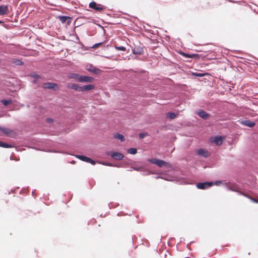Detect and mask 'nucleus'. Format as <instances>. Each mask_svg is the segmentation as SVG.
<instances>
[{
	"label": "nucleus",
	"mask_w": 258,
	"mask_h": 258,
	"mask_svg": "<svg viewBox=\"0 0 258 258\" xmlns=\"http://www.w3.org/2000/svg\"><path fill=\"white\" fill-rule=\"evenodd\" d=\"M178 115V113L177 112H174L172 111L168 112L166 113V117L170 119H174L176 118Z\"/></svg>",
	"instance_id": "obj_22"
},
{
	"label": "nucleus",
	"mask_w": 258,
	"mask_h": 258,
	"mask_svg": "<svg viewBox=\"0 0 258 258\" xmlns=\"http://www.w3.org/2000/svg\"><path fill=\"white\" fill-rule=\"evenodd\" d=\"M57 18L61 22L62 24H64L67 20L70 18V16L60 15L57 17Z\"/></svg>",
	"instance_id": "obj_27"
},
{
	"label": "nucleus",
	"mask_w": 258,
	"mask_h": 258,
	"mask_svg": "<svg viewBox=\"0 0 258 258\" xmlns=\"http://www.w3.org/2000/svg\"><path fill=\"white\" fill-rule=\"evenodd\" d=\"M66 86L67 88L73 89L76 91L81 92V86L78 84L68 83Z\"/></svg>",
	"instance_id": "obj_16"
},
{
	"label": "nucleus",
	"mask_w": 258,
	"mask_h": 258,
	"mask_svg": "<svg viewBox=\"0 0 258 258\" xmlns=\"http://www.w3.org/2000/svg\"><path fill=\"white\" fill-rule=\"evenodd\" d=\"M1 102L4 106H7L12 104L13 101L11 99H3L1 100Z\"/></svg>",
	"instance_id": "obj_26"
},
{
	"label": "nucleus",
	"mask_w": 258,
	"mask_h": 258,
	"mask_svg": "<svg viewBox=\"0 0 258 258\" xmlns=\"http://www.w3.org/2000/svg\"><path fill=\"white\" fill-rule=\"evenodd\" d=\"M197 115L204 120H207L210 117V114L203 109H199L197 112Z\"/></svg>",
	"instance_id": "obj_14"
},
{
	"label": "nucleus",
	"mask_w": 258,
	"mask_h": 258,
	"mask_svg": "<svg viewBox=\"0 0 258 258\" xmlns=\"http://www.w3.org/2000/svg\"><path fill=\"white\" fill-rule=\"evenodd\" d=\"M97 163H98L99 164H101L103 165L106 166L111 167V166L112 165V163L108 162V161H97Z\"/></svg>",
	"instance_id": "obj_32"
},
{
	"label": "nucleus",
	"mask_w": 258,
	"mask_h": 258,
	"mask_svg": "<svg viewBox=\"0 0 258 258\" xmlns=\"http://www.w3.org/2000/svg\"><path fill=\"white\" fill-rule=\"evenodd\" d=\"M29 76L35 79H38L40 78V76L39 75L37 74L36 72H33L31 73L29 75Z\"/></svg>",
	"instance_id": "obj_34"
},
{
	"label": "nucleus",
	"mask_w": 258,
	"mask_h": 258,
	"mask_svg": "<svg viewBox=\"0 0 258 258\" xmlns=\"http://www.w3.org/2000/svg\"><path fill=\"white\" fill-rule=\"evenodd\" d=\"M161 176H162V178H161V179H164V180H166L167 181L170 180V179L166 177L165 175H161Z\"/></svg>",
	"instance_id": "obj_45"
},
{
	"label": "nucleus",
	"mask_w": 258,
	"mask_h": 258,
	"mask_svg": "<svg viewBox=\"0 0 258 258\" xmlns=\"http://www.w3.org/2000/svg\"><path fill=\"white\" fill-rule=\"evenodd\" d=\"M42 87L44 89H49L54 91H58L60 88L58 84L52 82L44 83L42 85Z\"/></svg>",
	"instance_id": "obj_4"
},
{
	"label": "nucleus",
	"mask_w": 258,
	"mask_h": 258,
	"mask_svg": "<svg viewBox=\"0 0 258 258\" xmlns=\"http://www.w3.org/2000/svg\"><path fill=\"white\" fill-rule=\"evenodd\" d=\"M127 153L132 155H135L137 153V149L136 148H130L127 150Z\"/></svg>",
	"instance_id": "obj_29"
},
{
	"label": "nucleus",
	"mask_w": 258,
	"mask_h": 258,
	"mask_svg": "<svg viewBox=\"0 0 258 258\" xmlns=\"http://www.w3.org/2000/svg\"><path fill=\"white\" fill-rule=\"evenodd\" d=\"M70 163L72 164H74L76 163V161L75 160H72L70 162Z\"/></svg>",
	"instance_id": "obj_49"
},
{
	"label": "nucleus",
	"mask_w": 258,
	"mask_h": 258,
	"mask_svg": "<svg viewBox=\"0 0 258 258\" xmlns=\"http://www.w3.org/2000/svg\"><path fill=\"white\" fill-rule=\"evenodd\" d=\"M184 240H185L184 238L181 237L180 239V242L177 244H178L180 242H183V241H184Z\"/></svg>",
	"instance_id": "obj_47"
},
{
	"label": "nucleus",
	"mask_w": 258,
	"mask_h": 258,
	"mask_svg": "<svg viewBox=\"0 0 258 258\" xmlns=\"http://www.w3.org/2000/svg\"><path fill=\"white\" fill-rule=\"evenodd\" d=\"M109 46H110V44H108V45H106V46H105V45H104V46H103V47H109Z\"/></svg>",
	"instance_id": "obj_52"
},
{
	"label": "nucleus",
	"mask_w": 258,
	"mask_h": 258,
	"mask_svg": "<svg viewBox=\"0 0 258 258\" xmlns=\"http://www.w3.org/2000/svg\"><path fill=\"white\" fill-rule=\"evenodd\" d=\"M197 153L198 155L203 156L204 158H208L211 155L209 151L203 148H200L198 149Z\"/></svg>",
	"instance_id": "obj_15"
},
{
	"label": "nucleus",
	"mask_w": 258,
	"mask_h": 258,
	"mask_svg": "<svg viewBox=\"0 0 258 258\" xmlns=\"http://www.w3.org/2000/svg\"><path fill=\"white\" fill-rule=\"evenodd\" d=\"M224 185L228 190L237 192L238 193L239 195H240V192H241V191L238 190L237 187H236L235 185H230L228 184L227 182H225L224 183Z\"/></svg>",
	"instance_id": "obj_19"
},
{
	"label": "nucleus",
	"mask_w": 258,
	"mask_h": 258,
	"mask_svg": "<svg viewBox=\"0 0 258 258\" xmlns=\"http://www.w3.org/2000/svg\"><path fill=\"white\" fill-rule=\"evenodd\" d=\"M118 206V204H117L115 206V207Z\"/></svg>",
	"instance_id": "obj_59"
},
{
	"label": "nucleus",
	"mask_w": 258,
	"mask_h": 258,
	"mask_svg": "<svg viewBox=\"0 0 258 258\" xmlns=\"http://www.w3.org/2000/svg\"><path fill=\"white\" fill-rule=\"evenodd\" d=\"M148 162L152 164L156 165L159 167H171V165L169 162H167L164 160L158 158H149L147 159Z\"/></svg>",
	"instance_id": "obj_2"
},
{
	"label": "nucleus",
	"mask_w": 258,
	"mask_h": 258,
	"mask_svg": "<svg viewBox=\"0 0 258 258\" xmlns=\"http://www.w3.org/2000/svg\"><path fill=\"white\" fill-rule=\"evenodd\" d=\"M27 107H29V105H27Z\"/></svg>",
	"instance_id": "obj_60"
},
{
	"label": "nucleus",
	"mask_w": 258,
	"mask_h": 258,
	"mask_svg": "<svg viewBox=\"0 0 258 258\" xmlns=\"http://www.w3.org/2000/svg\"><path fill=\"white\" fill-rule=\"evenodd\" d=\"M97 25L102 29V30L103 31V33L104 34H105L106 33V31L104 28L100 24H98Z\"/></svg>",
	"instance_id": "obj_44"
},
{
	"label": "nucleus",
	"mask_w": 258,
	"mask_h": 258,
	"mask_svg": "<svg viewBox=\"0 0 258 258\" xmlns=\"http://www.w3.org/2000/svg\"><path fill=\"white\" fill-rule=\"evenodd\" d=\"M114 137L116 139L119 140L121 142H124L125 140L124 136L122 134H120L119 133L115 134L114 135Z\"/></svg>",
	"instance_id": "obj_25"
},
{
	"label": "nucleus",
	"mask_w": 258,
	"mask_h": 258,
	"mask_svg": "<svg viewBox=\"0 0 258 258\" xmlns=\"http://www.w3.org/2000/svg\"><path fill=\"white\" fill-rule=\"evenodd\" d=\"M100 216H101V217H104V216H105V215L103 216V215H102V214H101V215H100Z\"/></svg>",
	"instance_id": "obj_58"
},
{
	"label": "nucleus",
	"mask_w": 258,
	"mask_h": 258,
	"mask_svg": "<svg viewBox=\"0 0 258 258\" xmlns=\"http://www.w3.org/2000/svg\"><path fill=\"white\" fill-rule=\"evenodd\" d=\"M145 165L148 170H145L144 169L143 171H144L145 172L142 174L143 176H146V175H150L151 174L156 173L155 172V170H154L153 169V168H155V166L153 167V166L151 164H146Z\"/></svg>",
	"instance_id": "obj_13"
},
{
	"label": "nucleus",
	"mask_w": 258,
	"mask_h": 258,
	"mask_svg": "<svg viewBox=\"0 0 258 258\" xmlns=\"http://www.w3.org/2000/svg\"><path fill=\"white\" fill-rule=\"evenodd\" d=\"M68 77L70 79H76L80 83H91L94 81V78L91 76L82 75L78 73H70L69 74Z\"/></svg>",
	"instance_id": "obj_1"
},
{
	"label": "nucleus",
	"mask_w": 258,
	"mask_h": 258,
	"mask_svg": "<svg viewBox=\"0 0 258 258\" xmlns=\"http://www.w3.org/2000/svg\"><path fill=\"white\" fill-rule=\"evenodd\" d=\"M132 57H133V58H137V56L134 57L133 56H132Z\"/></svg>",
	"instance_id": "obj_57"
},
{
	"label": "nucleus",
	"mask_w": 258,
	"mask_h": 258,
	"mask_svg": "<svg viewBox=\"0 0 258 258\" xmlns=\"http://www.w3.org/2000/svg\"><path fill=\"white\" fill-rule=\"evenodd\" d=\"M192 242H189V243H187V245H186V247H187V248H188V247H189V246H190V245L191 243H192Z\"/></svg>",
	"instance_id": "obj_51"
},
{
	"label": "nucleus",
	"mask_w": 258,
	"mask_h": 258,
	"mask_svg": "<svg viewBox=\"0 0 258 258\" xmlns=\"http://www.w3.org/2000/svg\"><path fill=\"white\" fill-rule=\"evenodd\" d=\"M95 88V86L92 84H89L87 85H84L81 86V92H88L89 91L92 90L94 89Z\"/></svg>",
	"instance_id": "obj_18"
},
{
	"label": "nucleus",
	"mask_w": 258,
	"mask_h": 258,
	"mask_svg": "<svg viewBox=\"0 0 258 258\" xmlns=\"http://www.w3.org/2000/svg\"><path fill=\"white\" fill-rule=\"evenodd\" d=\"M155 178L156 179H158V178H162V176H160V175H157L155 177Z\"/></svg>",
	"instance_id": "obj_48"
},
{
	"label": "nucleus",
	"mask_w": 258,
	"mask_h": 258,
	"mask_svg": "<svg viewBox=\"0 0 258 258\" xmlns=\"http://www.w3.org/2000/svg\"><path fill=\"white\" fill-rule=\"evenodd\" d=\"M225 138L221 135H216L210 138L211 143H214L217 146H220L223 143Z\"/></svg>",
	"instance_id": "obj_8"
},
{
	"label": "nucleus",
	"mask_w": 258,
	"mask_h": 258,
	"mask_svg": "<svg viewBox=\"0 0 258 258\" xmlns=\"http://www.w3.org/2000/svg\"><path fill=\"white\" fill-rule=\"evenodd\" d=\"M79 44H80L81 45V49H82L84 51H85V50H89L90 49H91V46H90V47H86V46H85V45H84V44L82 42H81V43H79Z\"/></svg>",
	"instance_id": "obj_38"
},
{
	"label": "nucleus",
	"mask_w": 258,
	"mask_h": 258,
	"mask_svg": "<svg viewBox=\"0 0 258 258\" xmlns=\"http://www.w3.org/2000/svg\"><path fill=\"white\" fill-rule=\"evenodd\" d=\"M210 181L212 182V186L214 185H215L216 186H219L221 184L224 185V183L223 182V181L222 180H215L214 181Z\"/></svg>",
	"instance_id": "obj_33"
},
{
	"label": "nucleus",
	"mask_w": 258,
	"mask_h": 258,
	"mask_svg": "<svg viewBox=\"0 0 258 258\" xmlns=\"http://www.w3.org/2000/svg\"><path fill=\"white\" fill-rule=\"evenodd\" d=\"M73 35H74L76 37V41H75L74 42L76 43H77V44H79V43H81V41L80 40V39L79 38V36L77 34V33H76L75 31L74 30L73 34Z\"/></svg>",
	"instance_id": "obj_36"
},
{
	"label": "nucleus",
	"mask_w": 258,
	"mask_h": 258,
	"mask_svg": "<svg viewBox=\"0 0 258 258\" xmlns=\"http://www.w3.org/2000/svg\"><path fill=\"white\" fill-rule=\"evenodd\" d=\"M32 83H33V84H35V83H37V79H34V80H33L32 81Z\"/></svg>",
	"instance_id": "obj_50"
},
{
	"label": "nucleus",
	"mask_w": 258,
	"mask_h": 258,
	"mask_svg": "<svg viewBox=\"0 0 258 258\" xmlns=\"http://www.w3.org/2000/svg\"><path fill=\"white\" fill-rule=\"evenodd\" d=\"M131 168H133V169L134 170H136V171H143V170H144V169H143V167H142V166H131Z\"/></svg>",
	"instance_id": "obj_37"
},
{
	"label": "nucleus",
	"mask_w": 258,
	"mask_h": 258,
	"mask_svg": "<svg viewBox=\"0 0 258 258\" xmlns=\"http://www.w3.org/2000/svg\"><path fill=\"white\" fill-rule=\"evenodd\" d=\"M85 70L94 75H99L102 70L95 67L93 64L89 63L86 67Z\"/></svg>",
	"instance_id": "obj_9"
},
{
	"label": "nucleus",
	"mask_w": 258,
	"mask_h": 258,
	"mask_svg": "<svg viewBox=\"0 0 258 258\" xmlns=\"http://www.w3.org/2000/svg\"><path fill=\"white\" fill-rule=\"evenodd\" d=\"M133 170H134L133 169V168H131L130 169L127 170V171H133Z\"/></svg>",
	"instance_id": "obj_53"
},
{
	"label": "nucleus",
	"mask_w": 258,
	"mask_h": 258,
	"mask_svg": "<svg viewBox=\"0 0 258 258\" xmlns=\"http://www.w3.org/2000/svg\"><path fill=\"white\" fill-rule=\"evenodd\" d=\"M75 156L77 158L80 159V160L85 162H87V163H89L91 165H95L96 164V163L97 162V161L94 160L90 157H88L84 155L76 154L75 155Z\"/></svg>",
	"instance_id": "obj_6"
},
{
	"label": "nucleus",
	"mask_w": 258,
	"mask_h": 258,
	"mask_svg": "<svg viewBox=\"0 0 258 258\" xmlns=\"http://www.w3.org/2000/svg\"><path fill=\"white\" fill-rule=\"evenodd\" d=\"M105 155L110 156L112 159L116 160H122L124 159V155L121 152L116 151H108L105 152Z\"/></svg>",
	"instance_id": "obj_3"
},
{
	"label": "nucleus",
	"mask_w": 258,
	"mask_h": 258,
	"mask_svg": "<svg viewBox=\"0 0 258 258\" xmlns=\"http://www.w3.org/2000/svg\"><path fill=\"white\" fill-rule=\"evenodd\" d=\"M196 186L198 189H205L212 186V182L210 181L199 182L196 183Z\"/></svg>",
	"instance_id": "obj_11"
},
{
	"label": "nucleus",
	"mask_w": 258,
	"mask_h": 258,
	"mask_svg": "<svg viewBox=\"0 0 258 258\" xmlns=\"http://www.w3.org/2000/svg\"><path fill=\"white\" fill-rule=\"evenodd\" d=\"M115 49L117 50H119V51H125L126 50V48L124 46H115L114 47Z\"/></svg>",
	"instance_id": "obj_39"
},
{
	"label": "nucleus",
	"mask_w": 258,
	"mask_h": 258,
	"mask_svg": "<svg viewBox=\"0 0 258 258\" xmlns=\"http://www.w3.org/2000/svg\"><path fill=\"white\" fill-rule=\"evenodd\" d=\"M148 136V134L147 132H142L139 134V137L140 139H143Z\"/></svg>",
	"instance_id": "obj_35"
},
{
	"label": "nucleus",
	"mask_w": 258,
	"mask_h": 258,
	"mask_svg": "<svg viewBox=\"0 0 258 258\" xmlns=\"http://www.w3.org/2000/svg\"><path fill=\"white\" fill-rule=\"evenodd\" d=\"M0 25H1L2 26H3L4 27L7 28V29H9L10 28V25L9 24H5V21H4L3 20H0Z\"/></svg>",
	"instance_id": "obj_40"
},
{
	"label": "nucleus",
	"mask_w": 258,
	"mask_h": 258,
	"mask_svg": "<svg viewBox=\"0 0 258 258\" xmlns=\"http://www.w3.org/2000/svg\"><path fill=\"white\" fill-rule=\"evenodd\" d=\"M89 7L96 11H101L105 9V7L101 4H97L94 1L90 2L89 4Z\"/></svg>",
	"instance_id": "obj_10"
},
{
	"label": "nucleus",
	"mask_w": 258,
	"mask_h": 258,
	"mask_svg": "<svg viewBox=\"0 0 258 258\" xmlns=\"http://www.w3.org/2000/svg\"><path fill=\"white\" fill-rule=\"evenodd\" d=\"M78 19V18H76V19L74 21V23L75 24L76 22L77 21V20Z\"/></svg>",
	"instance_id": "obj_55"
},
{
	"label": "nucleus",
	"mask_w": 258,
	"mask_h": 258,
	"mask_svg": "<svg viewBox=\"0 0 258 258\" xmlns=\"http://www.w3.org/2000/svg\"><path fill=\"white\" fill-rule=\"evenodd\" d=\"M106 42V41H103L102 42H98L95 43L92 46H91V48L96 49L103 45V44Z\"/></svg>",
	"instance_id": "obj_31"
},
{
	"label": "nucleus",
	"mask_w": 258,
	"mask_h": 258,
	"mask_svg": "<svg viewBox=\"0 0 258 258\" xmlns=\"http://www.w3.org/2000/svg\"><path fill=\"white\" fill-rule=\"evenodd\" d=\"M80 25H81V24H80V25H77V26H76L75 27V28H76V27H79V26H80Z\"/></svg>",
	"instance_id": "obj_56"
},
{
	"label": "nucleus",
	"mask_w": 258,
	"mask_h": 258,
	"mask_svg": "<svg viewBox=\"0 0 258 258\" xmlns=\"http://www.w3.org/2000/svg\"><path fill=\"white\" fill-rule=\"evenodd\" d=\"M179 53L185 58H195L196 59L200 58V55L198 53H185L182 51H179Z\"/></svg>",
	"instance_id": "obj_12"
},
{
	"label": "nucleus",
	"mask_w": 258,
	"mask_h": 258,
	"mask_svg": "<svg viewBox=\"0 0 258 258\" xmlns=\"http://www.w3.org/2000/svg\"><path fill=\"white\" fill-rule=\"evenodd\" d=\"M124 161L122 163V164H123L124 167H125V166L131 164L133 162V161L131 159H130L125 156H124Z\"/></svg>",
	"instance_id": "obj_30"
},
{
	"label": "nucleus",
	"mask_w": 258,
	"mask_h": 258,
	"mask_svg": "<svg viewBox=\"0 0 258 258\" xmlns=\"http://www.w3.org/2000/svg\"><path fill=\"white\" fill-rule=\"evenodd\" d=\"M73 20V18L70 17V18L67 20V23L68 25H70V24L72 23V21Z\"/></svg>",
	"instance_id": "obj_43"
},
{
	"label": "nucleus",
	"mask_w": 258,
	"mask_h": 258,
	"mask_svg": "<svg viewBox=\"0 0 258 258\" xmlns=\"http://www.w3.org/2000/svg\"><path fill=\"white\" fill-rule=\"evenodd\" d=\"M111 167H115L117 168L124 167L123 164L122 163H112Z\"/></svg>",
	"instance_id": "obj_41"
},
{
	"label": "nucleus",
	"mask_w": 258,
	"mask_h": 258,
	"mask_svg": "<svg viewBox=\"0 0 258 258\" xmlns=\"http://www.w3.org/2000/svg\"><path fill=\"white\" fill-rule=\"evenodd\" d=\"M0 132H2L4 134L7 136L11 137L10 133L13 132V131L8 128L0 126Z\"/></svg>",
	"instance_id": "obj_21"
},
{
	"label": "nucleus",
	"mask_w": 258,
	"mask_h": 258,
	"mask_svg": "<svg viewBox=\"0 0 258 258\" xmlns=\"http://www.w3.org/2000/svg\"><path fill=\"white\" fill-rule=\"evenodd\" d=\"M10 6L8 4L0 5V16H4L9 13V7Z\"/></svg>",
	"instance_id": "obj_17"
},
{
	"label": "nucleus",
	"mask_w": 258,
	"mask_h": 258,
	"mask_svg": "<svg viewBox=\"0 0 258 258\" xmlns=\"http://www.w3.org/2000/svg\"><path fill=\"white\" fill-rule=\"evenodd\" d=\"M240 195H242L247 198L249 199L250 201L254 203L258 204V198H255V197H251L248 196L247 194H244L243 192H240Z\"/></svg>",
	"instance_id": "obj_23"
},
{
	"label": "nucleus",
	"mask_w": 258,
	"mask_h": 258,
	"mask_svg": "<svg viewBox=\"0 0 258 258\" xmlns=\"http://www.w3.org/2000/svg\"><path fill=\"white\" fill-rule=\"evenodd\" d=\"M237 122L241 125L246 126L250 128L253 127L255 124L256 123L255 121H252L249 119H238L237 121Z\"/></svg>",
	"instance_id": "obj_5"
},
{
	"label": "nucleus",
	"mask_w": 258,
	"mask_h": 258,
	"mask_svg": "<svg viewBox=\"0 0 258 258\" xmlns=\"http://www.w3.org/2000/svg\"><path fill=\"white\" fill-rule=\"evenodd\" d=\"M12 63H14L17 66H23L24 64V62L20 59L15 58L12 60Z\"/></svg>",
	"instance_id": "obj_28"
},
{
	"label": "nucleus",
	"mask_w": 258,
	"mask_h": 258,
	"mask_svg": "<svg viewBox=\"0 0 258 258\" xmlns=\"http://www.w3.org/2000/svg\"><path fill=\"white\" fill-rule=\"evenodd\" d=\"M0 147L4 148H11L14 147V145L12 144H9L8 143L0 141Z\"/></svg>",
	"instance_id": "obj_24"
},
{
	"label": "nucleus",
	"mask_w": 258,
	"mask_h": 258,
	"mask_svg": "<svg viewBox=\"0 0 258 258\" xmlns=\"http://www.w3.org/2000/svg\"><path fill=\"white\" fill-rule=\"evenodd\" d=\"M34 191H32V195L33 196L34 195Z\"/></svg>",
	"instance_id": "obj_54"
},
{
	"label": "nucleus",
	"mask_w": 258,
	"mask_h": 258,
	"mask_svg": "<svg viewBox=\"0 0 258 258\" xmlns=\"http://www.w3.org/2000/svg\"><path fill=\"white\" fill-rule=\"evenodd\" d=\"M208 75H209L208 73L191 72V76L194 77L195 79H198L201 77H203Z\"/></svg>",
	"instance_id": "obj_20"
},
{
	"label": "nucleus",
	"mask_w": 258,
	"mask_h": 258,
	"mask_svg": "<svg viewBox=\"0 0 258 258\" xmlns=\"http://www.w3.org/2000/svg\"><path fill=\"white\" fill-rule=\"evenodd\" d=\"M108 206L109 209L112 208L113 207V206H114L113 203H109L108 204Z\"/></svg>",
	"instance_id": "obj_46"
},
{
	"label": "nucleus",
	"mask_w": 258,
	"mask_h": 258,
	"mask_svg": "<svg viewBox=\"0 0 258 258\" xmlns=\"http://www.w3.org/2000/svg\"><path fill=\"white\" fill-rule=\"evenodd\" d=\"M54 121V120L53 118L50 117H47L45 119V122L48 123H53Z\"/></svg>",
	"instance_id": "obj_42"
},
{
	"label": "nucleus",
	"mask_w": 258,
	"mask_h": 258,
	"mask_svg": "<svg viewBox=\"0 0 258 258\" xmlns=\"http://www.w3.org/2000/svg\"><path fill=\"white\" fill-rule=\"evenodd\" d=\"M134 47H132V53L134 55H142L144 53V46L143 44L139 43V45L134 44Z\"/></svg>",
	"instance_id": "obj_7"
}]
</instances>
